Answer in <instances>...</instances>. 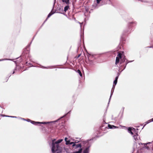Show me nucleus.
<instances>
[{
	"label": "nucleus",
	"mask_w": 153,
	"mask_h": 153,
	"mask_svg": "<svg viewBox=\"0 0 153 153\" xmlns=\"http://www.w3.org/2000/svg\"><path fill=\"white\" fill-rule=\"evenodd\" d=\"M27 120V121H28V122H30L31 123V121H31L29 119H28L27 120Z\"/></svg>",
	"instance_id": "18"
},
{
	"label": "nucleus",
	"mask_w": 153,
	"mask_h": 153,
	"mask_svg": "<svg viewBox=\"0 0 153 153\" xmlns=\"http://www.w3.org/2000/svg\"><path fill=\"white\" fill-rule=\"evenodd\" d=\"M67 139H68V138L67 137H65V140L66 142L65 144L66 145H68V144L71 145V144H73L74 143V142H70V140H67Z\"/></svg>",
	"instance_id": "6"
},
{
	"label": "nucleus",
	"mask_w": 153,
	"mask_h": 153,
	"mask_svg": "<svg viewBox=\"0 0 153 153\" xmlns=\"http://www.w3.org/2000/svg\"><path fill=\"white\" fill-rule=\"evenodd\" d=\"M22 119V120H26L24 118H21Z\"/></svg>",
	"instance_id": "21"
},
{
	"label": "nucleus",
	"mask_w": 153,
	"mask_h": 153,
	"mask_svg": "<svg viewBox=\"0 0 153 153\" xmlns=\"http://www.w3.org/2000/svg\"><path fill=\"white\" fill-rule=\"evenodd\" d=\"M80 56V55H79L78 57H79V56Z\"/></svg>",
	"instance_id": "22"
},
{
	"label": "nucleus",
	"mask_w": 153,
	"mask_h": 153,
	"mask_svg": "<svg viewBox=\"0 0 153 153\" xmlns=\"http://www.w3.org/2000/svg\"><path fill=\"white\" fill-rule=\"evenodd\" d=\"M80 56V55H79L78 57H79V56Z\"/></svg>",
	"instance_id": "25"
},
{
	"label": "nucleus",
	"mask_w": 153,
	"mask_h": 153,
	"mask_svg": "<svg viewBox=\"0 0 153 153\" xmlns=\"http://www.w3.org/2000/svg\"><path fill=\"white\" fill-rule=\"evenodd\" d=\"M122 54L121 53H119L116 58L115 64L117 65L120 62V59H122Z\"/></svg>",
	"instance_id": "4"
},
{
	"label": "nucleus",
	"mask_w": 153,
	"mask_h": 153,
	"mask_svg": "<svg viewBox=\"0 0 153 153\" xmlns=\"http://www.w3.org/2000/svg\"><path fill=\"white\" fill-rule=\"evenodd\" d=\"M62 2L64 3H65L66 4L68 5L69 4V0H62Z\"/></svg>",
	"instance_id": "9"
},
{
	"label": "nucleus",
	"mask_w": 153,
	"mask_h": 153,
	"mask_svg": "<svg viewBox=\"0 0 153 153\" xmlns=\"http://www.w3.org/2000/svg\"><path fill=\"white\" fill-rule=\"evenodd\" d=\"M124 61H125V60H124V59H121L120 61V64H121L123 63Z\"/></svg>",
	"instance_id": "17"
},
{
	"label": "nucleus",
	"mask_w": 153,
	"mask_h": 153,
	"mask_svg": "<svg viewBox=\"0 0 153 153\" xmlns=\"http://www.w3.org/2000/svg\"><path fill=\"white\" fill-rule=\"evenodd\" d=\"M97 0V2L98 4H99L100 3V1L101 0Z\"/></svg>",
	"instance_id": "19"
},
{
	"label": "nucleus",
	"mask_w": 153,
	"mask_h": 153,
	"mask_svg": "<svg viewBox=\"0 0 153 153\" xmlns=\"http://www.w3.org/2000/svg\"><path fill=\"white\" fill-rule=\"evenodd\" d=\"M118 76H116L115 78V80L117 81V79H118Z\"/></svg>",
	"instance_id": "20"
},
{
	"label": "nucleus",
	"mask_w": 153,
	"mask_h": 153,
	"mask_svg": "<svg viewBox=\"0 0 153 153\" xmlns=\"http://www.w3.org/2000/svg\"><path fill=\"white\" fill-rule=\"evenodd\" d=\"M90 140H91L83 141L81 143H79L78 144H76V143H77V142H74V143L72 145L73 148L74 149H76L78 148H79V149L78 151L74 152L73 153H81L82 151V149L81 147L82 144H83L85 145L88 146V142Z\"/></svg>",
	"instance_id": "2"
},
{
	"label": "nucleus",
	"mask_w": 153,
	"mask_h": 153,
	"mask_svg": "<svg viewBox=\"0 0 153 153\" xmlns=\"http://www.w3.org/2000/svg\"><path fill=\"white\" fill-rule=\"evenodd\" d=\"M71 111H69L66 114L64 115L61 118H62L63 117H65L66 115H67L68 114H69L70 113V112H71Z\"/></svg>",
	"instance_id": "16"
},
{
	"label": "nucleus",
	"mask_w": 153,
	"mask_h": 153,
	"mask_svg": "<svg viewBox=\"0 0 153 153\" xmlns=\"http://www.w3.org/2000/svg\"><path fill=\"white\" fill-rule=\"evenodd\" d=\"M80 56V55H79L78 57H79V56Z\"/></svg>",
	"instance_id": "23"
},
{
	"label": "nucleus",
	"mask_w": 153,
	"mask_h": 153,
	"mask_svg": "<svg viewBox=\"0 0 153 153\" xmlns=\"http://www.w3.org/2000/svg\"><path fill=\"white\" fill-rule=\"evenodd\" d=\"M52 14L53 13H50L48 16L47 18H49Z\"/></svg>",
	"instance_id": "15"
},
{
	"label": "nucleus",
	"mask_w": 153,
	"mask_h": 153,
	"mask_svg": "<svg viewBox=\"0 0 153 153\" xmlns=\"http://www.w3.org/2000/svg\"><path fill=\"white\" fill-rule=\"evenodd\" d=\"M4 117H12V118H16V117H15V116H6L5 115H2Z\"/></svg>",
	"instance_id": "12"
},
{
	"label": "nucleus",
	"mask_w": 153,
	"mask_h": 153,
	"mask_svg": "<svg viewBox=\"0 0 153 153\" xmlns=\"http://www.w3.org/2000/svg\"><path fill=\"white\" fill-rule=\"evenodd\" d=\"M128 132L132 135L135 141L139 140L140 137L138 133L136 132L135 129L133 128H129L128 129Z\"/></svg>",
	"instance_id": "3"
},
{
	"label": "nucleus",
	"mask_w": 153,
	"mask_h": 153,
	"mask_svg": "<svg viewBox=\"0 0 153 153\" xmlns=\"http://www.w3.org/2000/svg\"><path fill=\"white\" fill-rule=\"evenodd\" d=\"M69 8V7L68 6H65L64 7V11L66 12L68 10Z\"/></svg>",
	"instance_id": "11"
},
{
	"label": "nucleus",
	"mask_w": 153,
	"mask_h": 153,
	"mask_svg": "<svg viewBox=\"0 0 153 153\" xmlns=\"http://www.w3.org/2000/svg\"><path fill=\"white\" fill-rule=\"evenodd\" d=\"M152 120H153V118H152L150 120L147 121L146 122V124L149 123H150V122H153V121H152Z\"/></svg>",
	"instance_id": "14"
},
{
	"label": "nucleus",
	"mask_w": 153,
	"mask_h": 153,
	"mask_svg": "<svg viewBox=\"0 0 153 153\" xmlns=\"http://www.w3.org/2000/svg\"><path fill=\"white\" fill-rule=\"evenodd\" d=\"M80 56V55H79L78 57H79V56Z\"/></svg>",
	"instance_id": "24"
},
{
	"label": "nucleus",
	"mask_w": 153,
	"mask_h": 153,
	"mask_svg": "<svg viewBox=\"0 0 153 153\" xmlns=\"http://www.w3.org/2000/svg\"><path fill=\"white\" fill-rule=\"evenodd\" d=\"M90 146L86 147L83 151V153H89V148Z\"/></svg>",
	"instance_id": "7"
},
{
	"label": "nucleus",
	"mask_w": 153,
	"mask_h": 153,
	"mask_svg": "<svg viewBox=\"0 0 153 153\" xmlns=\"http://www.w3.org/2000/svg\"><path fill=\"white\" fill-rule=\"evenodd\" d=\"M55 139L52 140V152L53 153H61L62 150V148L59 146V143L61 142L62 139L58 140L54 142Z\"/></svg>",
	"instance_id": "1"
},
{
	"label": "nucleus",
	"mask_w": 153,
	"mask_h": 153,
	"mask_svg": "<svg viewBox=\"0 0 153 153\" xmlns=\"http://www.w3.org/2000/svg\"><path fill=\"white\" fill-rule=\"evenodd\" d=\"M108 127L109 128L112 129V128H117V127L113 125H108Z\"/></svg>",
	"instance_id": "8"
},
{
	"label": "nucleus",
	"mask_w": 153,
	"mask_h": 153,
	"mask_svg": "<svg viewBox=\"0 0 153 153\" xmlns=\"http://www.w3.org/2000/svg\"><path fill=\"white\" fill-rule=\"evenodd\" d=\"M117 80H114V83H113V86L112 89L113 88L114 89V88H115V85H116V84H117Z\"/></svg>",
	"instance_id": "10"
},
{
	"label": "nucleus",
	"mask_w": 153,
	"mask_h": 153,
	"mask_svg": "<svg viewBox=\"0 0 153 153\" xmlns=\"http://www.w3.org/2000/svg\"><path fill=\"white\" fill-rule=\"evenodd\" d=\"M58 121V120H56V121H53V122H57ZM48 122V123H46V122H35V121H32L31 122V123L34 124V125H38V124H46L47 123H51V122Z\"/></svg>",
	"instance_id": "5"
},
{
	"label": "nucleus",
	"mask_w": 153,
	"mask_h": 153,
	"mask_svg": "<svg viewBox=\"0 0 153 153\" xmlns=\"http://www.w3.org/2000/svg\"><path fill=\"white\" fill-rule=\"evenodd\" d=\"M78 73L79 74L80 76H82V74L81 71L79 70H77Z\"/></svg>",
	"instance_id": "13"
}]
</instances>
